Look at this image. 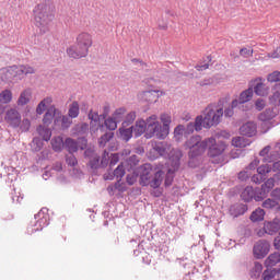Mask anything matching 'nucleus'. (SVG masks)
I'll return each instance as SVG.
<instances>
[{
  "label": "nucleus",
  "mask_w": 280,
  "mask_h": 280,
  "mask_svg": "<svg viewBox=\"0 0 280 280\" xmlns=\"http://www.w3.org/2000/svg\"><path fill=\"white\" fill-rule=\"evenodd\" d=\"M165 178V173L152 167V164H144L140 174V185L159 189Z\"/></svg>",
  "instance_id": "obj_1"
},
{
  "label": "nucleus",
  "mask_w": 280,
  "mask_h": 280,
  "mask_svg": "<svg viewBox=\"0 0 280 280\" xmlns=\"http://www.w3.org/2000/svg\"><path fill=\"white\" fill-rule=\"evenodd\" d=\"M93 45V39L89 33H81L77 37V45L67 48V55L69 58L80 60V58H86L89 56V48Z\"/></svg>",
  "instance_id": "obj_2"
},
{
  "label": "nucleus",
  "mask_w": 280,
  "mask_h": 280,
  "mask_svg": "<svg viewBox=\"0 0 280 280\" xmlns=\"http://www.w3.org/2000/svg\"><path fill=\"white\" fill-rule=\"evenodd\" d=\"M35 23L39 27L40 34H47L49 32V23L54 21V14L51 8L48 4H37L34 9Z\"/></svg>",
  "instance_id": "obj_3"
},
{
  "label": "nucleus",
  "mask_w": 280,
  "mask_h": 280,
  "mask_svg": "<svg viewBox=\"0 0 280 280\" xmlns=\"http://www.w3.org/2000/svg\"><path fill=\"white\" fill-rule=\"evenodd\" d=\"M32 73H34V68L30 66H11L0 70V75L4 82H16Z\"/></svg>",
  "instance_id": "obj_4"
},
{
  "label": "nucleus",
  "mask_w": 280,
  "mask_h": 280,
  "mask_svg": "<svg viewBox=\"0 0 280 280\" xmlns=\"http://www.w3.org/2000/svg\"><path fill=\"white\" fill-rule=\"evenodd\" d=\"M201 118V128H211L220 124L222 117H224V109L218 108L214 105H209L203 110V115L197 116Z\"/></svg>",
  "instance_id": "obj_5"
},
{
  "label": "nucleus",
  "mask_w": 280,
  "mask_h": 280,
  "mask_svg": "<svg viewBox=\"0 0 280 280\" xmlns=\"http://www.w3.org/2000/svg\"><path fill=\"white\" fill-rule=\"evenodd\" d=\"M85 158L89 159V167L92 170L93 174L97 172V170H106L108 167V161L110 159V153L104 151L102 156L95 153V151L88 149L84 152Z\"/></svg>",
  "instance_id": "obj_6"
},
{
  "label": "nucleus",
  "mask_w": 280,
  "mask_h": 280,
  "mask_svg": "<svg viewBox=\"0 0 280 280\" xmlns=\"http://www.w3.org/2000/svg\"><path fill=\"white\" fill-rule=\"evenodd\" d=\"M186 148H188L189 159H197V156H202L207 150V140H202L200 136H192L186 141Z\"/></svg>",
  "instance_id": "obj_7"
},
{
  "label": "nucleus",
  "mask_w": 280,
  "mask_h": 280,
  "mask_svg": "<svg viewBox=\"0 0 280 280\" xmlns=\"http://www.w3.org/2000/svg\"><path fill=\"white\" fill-rule=\"evenodd\" d=\"M159 117L156 115H151L144 120L147 132L144 135L145 139H152V137H156L159 139V135H161V122H159Z\"/></svg>",
  "instance_id": "obj_8"
},
{
  "label": "nucleus",
  "mask_w": 280,
  "mask_h": 280,
  "mask_svg": "<svg viewBox=\"0 0 280 280\" xmlns=\"http://www.w3.org/2000/svg\"><path fill=\"white\" fill-rule=\"evenodd\" d=\"M264 190L257 188H253L252 186H247L241 192V199L244 202H250L255 200L256 202H261L264 200Z\"/></svg>",
  "instance_id": "obj_9"
},
{
  "label": "nucleus",
  "mask_w": 280,
  "mask_h": 280,
  "mask_svg": "<svg viewBox=\"0 0 280 280\" xmlns=\"http://www.w3.org/2000/svg\"><path fill=\"white\" fill-rule=\"evenodd\" d=\"M208 155L212 159L215 156H220L224 150H226V144L222 141H215L214 138L206 139Z\"/></svg>",
  "instance_id": "obj_10"
},
{
  "label": "nucleus",
  "mask_w": 280,
  "mask_h": 280,
  "mask_svg": "<svg viewBox=\"0 0 280 280\" xmlns=\"http://www.w3.org/2000/svg\"><path fill=\"white\" fill-rule=\"evenodd\" d=\"M49 210L47 208H42L40 211L35 214V220H37L34 224V231H43L45 226H49Z\"/></svg>",
  "instance_id": "obj_11"
},
{
  "label": "nucleus",
  "mask_w": 280,
  "mask_h": 280,
  "mask_svg": "<svg viewBox=\"0 0 280 280\" xmlns=\"http://www.w3.org/2000/svg\"><path fill=\"white\" fill-rule=\"evenodd\" d=\"M272 172V166L270 165H261L257 168V174L252 176V183L255 185H261L264 180H267L268 174Z\"/></svg>",
  "instance_id": "obj_12"
},
{
  "label": "nucleus",
  "mask_w": 280,
  "mask_h": 280,
  "mask_svg": "<svg viewBox=\"0 0 280 280\" xmlns=\"http://www.w3.org/2000/svg\"><path fill=\"white\" fill-rule=\"evenodd\" d=\"M4 120L11 128L21 126V113L16 108H10L5 112Z\"/></svg>",
  "instance_id": "obj_13"
},
{
  "label": "nucleus",
  "mask_w": 280,
  "mask_h": 280,
  "mask_svg": "<svg viewBox=\"0 0 280 280\" xmlns=\"http://www.w3.org/2000/svg\"><path fill=\"white\" fill-rule=\"evenodd\" d=\"M253 253L256 259H264L270 253V244L266 241H258L254 245Z\"/></svg>",
  "instance_id": "obj_14"
},
{
  "label": "nucleus",
  "mask_w": 280,
  "mask_h": 280,
  "mask_svg": "<svg viewBox=\"0 0 280 280\" xmlns=\"http://www.w3.org/2000/svg\"><path fill=\"white\" fill-rule=\"evenodd\" d=\"M163 95V92L159 90H147L140 93L139 97L142 102H147L148 104H154L159 101V97Z\"/></svg>",
  "instance_id": "obj_15"
},
{
  "label": "nucleus",
  "mask_w": 280,
  "mask_h": 280,
  "mask_svg": "<svg viewBox=\"0 0 280 280\" xmlns=\"http://www.w3.org/2000/svg\"><path fill=\"white\" fill-rule=\"evenodd\" d=\"M253 88L243 91L240 94L238 98L232 101L233 107L238 106V108H242L243 104H246L247 102H250V100H253Z\"/></svg>",
  "instance_id": "obj_16"
},
{
  "label": "nucleus",
  "mask_w": 280,
  "mask_h": 280,
  "mask_svg": "<svg viewBox=\"0 0 280 280\" xmlns=\"http://www.w3.org/2000/svg\"><path fill=\"white\" fill-rule=\"evenodd\" d=\"M88 117L91 120V124H90L91 132H97L100 128H104V125H100L102 115H100L97 112L90 110V113L88 114Z\"/></svg>",
  "instance_id": "obj_17"
},
{
  "label": "nucleus",
  "mask_w": 280,
  "mask_h": 280,
  "mask_svg": "<svg viewBox=\"0 0 280 280\" xmlns=\"http://www.w3.org/2000/svg\"><path fill=\"white\" fill-rule=\"evenodd\" d=\"M264 231L267 235H277L280 231V220L273 219L272 221H266L264 223Z\"/></svg>",
  "instance_id": "obj_18"
},
{
  "label": "nucleus",
  "mask_w": 280,
  "mask_h": 280,
  "mask_svg": "<svg viewBox=\"0 0 280 280\" xmlns=\"http://www.w3.org/2000/svg\"><path fill=\"white\" fill-rule=\"evenodd\" d=\"M161 120L163 122V126L160 124V133L159 139H165L167 135H170V124H172V118L167 115H162Z\"/></svg>",
  "instance_id": "obj_19"
},
{
  "label": "nucleus",
  "mask_w": 280,
  "mask_h": 280,
  "mask_svg": "<svg viewBox=\"0 0 280 280\" xmlns=\"http://www.w3.org/2000/svg\"><path fill=\"white\" fill-rule=\"evenodd\" d=\"M240 133L243 135V137H255L257 135V125L253 121H248L240 128Z\"/></svg>",
  "instance_id": "obj_20"
},
{
  "label": "nucleus",
  "mask_w": 280,
  "mask_h": 280,
  "mask_svg": "<svg viewBox=\"0 0 280 280\" xmlns=\"http://www.w3.org/2000/svg\"><path fill=\"white\" fill-rule=\"evenodd\" d=\"M279 115V107L272 106L266 108L259 116L258 119L260 121H270V119H275L276 116Z\"/></svg>",
  "instance_id": "obj_21"
},
{
  "label": "nucleus",
  "mask_w": 280,
  "mask_h": 280,
  "mask_svg": "<svg viewBox=\"0 0 280 280\" xmlns=\"http://www.w3.org/2000/svg\"><path fill=\"white\" fill-rule=\"evenodd\" d=\"M229 211L232 218H240V215H244L248 211V206L245 203H234L230 207Z\"/></svg>",
  "instance_id": "obj_22"
},
{
  "label": "nucleus",
  "mask_w": 280,
  "mask_h": 280,
  "mask_svg": "<svg viewBox=\"0 0 280 280\" xmlns=\"http://www.w3.org/2000/svg\"><path fill=\"white\" fill-rule=\"evenodd\" d=\"M194 130L199 132V130H202V118L196 117L195 122H188L185 127V137L188 135H192Z\"/></svg>",
  "instance_id": "obj_23"
},
{
  "label": "nucleus",
  "mask_w": 280,
  "mask_h": 280,
  "mask_svg": "<svg viewBox=\"0 0 280 280\" xmlns=\"http://www.w3.org/2000/svg\"><path fill=\"white\" fill-rule=\"evenodd\" d=\"M131 130L133 132V136L137 138L141 137V135H145L147 128H145V120H138L136 122V126H131Z\"/></svg>",
  "instance_id": "obj_24"
},
{
  "label": "nucleus",
  "mask_w": 280,
  "mask_h": 280,
  "mask_svg": "<svg viewBox=\"0 0 280 280\" xmlns=\"http://www.w3.org/2000/svg\"><path fill=\"white\" fill-rule=\"evenodd\" d=\"M56 107L51 106L49 107L43 118L44 126H51V121H54V117H56Z\"/></svg>",
  "instance_id": "obj_25"
},
{
  "label": "nucleus",
  "mask_w": 280,
  "mask_h": 280,
  "mask_svg": "<svg viewBox=\"0 0 280 280\" xmlns=\"http://www.w3.org/2000/svg\"><path fill=\"white\" fill-rule=\"evenodd\" d=\"M277 264H280V253L275 252L273 254H270L268 258L265 260L266 268H273Z\"/></svg>",
  "instance_id": "obj_26"
},
{
  "label": "nucleus",
  "mask_w": 280,
  "mask_h": 280,
  "mask_svg": "<svg viewBox=\"0 0 280 280\" xmlns=\"http://www.w3.org/2000/svg\"><path fill=\"white\" fill-rule=\"evenodd\" d=\"M124 176H126V171L124 170V165L120 164L115 168L110 177H106V180H113V178H117V182L119 183Z\"/></svg>",
  "instance_id": "obj_27"
},
{
  "label": "nucleus",
  "mask_w": 280,
  "mask_h": 280,
  "mask_svg": "<svg viewBox=\"0 0 280 280\" xmlns=\"http://www.w3.org/2000/svg\"><path fill=\"white\" fill-rule=\"evenodd\" d=\"M31 97H32V92H30V90H24L20 94V97L18 98V106H25L30 104Z\"/></svg>",
  "instance_id": "obj_28"
},
{
  "label": "nucleus",
  "mask_w": 280,
  "mask_h": 280,
  "mask_svg": "<svg viewBox=\"0 0 280 280\" xmlns=\"http://www.w3.org/2000/svg\"><path fill=\"white\" fill-rule=\"evenodd\" d=\"M79 115H80V104L78 103V101H74L69 106L68 116L71 119H75V118H78Z\"/></svg>",
  "instance_id": "obj_29"
},
{
  "label": "nucleus",
  "mask_w": 280,
  "mask_h": 280,
  "mask_svg": "<svg viewBox=\"0 0 280 280\" xmlns=\"http://www.w3.org/2000/svg\"><path fill=\"white\" fill-rule=\"evenodd\" d=\"M51 145L55 152H62V148H65V140L60 136L55 137L51 139Z\"/></svg>",
  "instance_id": "obj_30"
},
{
  "label": "nucleus",
  "mask_w": 280,
  "mask_h": 280,
  "mask_svg": "<svg viewBox=\"0 0 280 280\" xmlns=\"http://www.w3.org/2000/svg\"><path fill=\"white\" fill-rule=\"evenodd\" d=\"M63 148L68 150L69 154H73V152H78V142L72 138H67Z\"/></svg>",
  "instance_id": "obj_31"
},
{
  "label": "nucleus",
  "mask_w": 280,
  "mask_h": 280,
  "mask_svg": "<svg viewBox=\"0 0 280 280\" xmlns=\"http://www.w3.org/2000/svg\"><path fill=\"white\" fill-rule=\"evenodd\" d=\"M276 184L277 182H275V177H270L261 185L260 188L258 187V189L264 191V198H266V195L270 191V189H272V187H275Z\"/></svg>",
  "instance_id": "obj_32"
},
{
  "label": "nucleus",
  "mask_w": 280,
  "mask_h": 280,
  "mask_svg": "<svg viewBox=\"0 0 280 280\" xmlns=\"http://www.w3.org/2000/svg\"><path fill=\"white\" fill-rule=\"evenodd\" d=\"M37 132L42 137L43 141H49L51 139V129L45 128L42 125L37 127Z\"/></svg>",
  "instance_id": "obj_33"
},
{
  "label": "nucleus",
  "mask_w": 280,
  "mask_h": 280,
  "mask_svg": "<svg viewBox=\"0 0 280 280\" xmlns=\"http://www.w3.org/2000/svg\"><path fill=\"white\" fill-rule=\"evenodd\" d=\"M119 136H120V139L122 141H126V142L130 141L132 139V137H133V132H132L131 127H129V128H124V127L120 128L119 129Z\"/></svg>",
  "instance_id": "obj_34"
},
{
  "label": "nucleus",
  "mask_w": 280,
  "mask_h": 280,
  "mask_svg": "<svg viewBox=\"0 0 280 280\" xmlns=\"http://www.w3.org/2000/svg\"><path fill=\"white\" fill-rule=\"evenodd\" d=\"M264 215H266V211H264L261 208H258L252 212L249 220L252 222H261V220H264Z\"/></svg>",
  "instance_id": "obj_35"
},
{
  "label": "nucleus",
  "mask_w": 280,
  "mask_h": 280,
  "mask_svg": "<svg viewBox=\"0 0 280 280\" xmlns=\"http://www.w3.org/2000/svg\"><path fill=\"white\" fill-rule=\"evenodd\" d=\"M51 102H52L51 97H46L43 101H40L36 107V114L43 115V113L47 110V105L51 104Z\"/></svg>",
  "instance_id": "obj_36"
},
{
  "label": "nucleus",
  "mask_w": 280,
  "mask_h": 280,
  "mask_svg": "<svg viewBox=\"0 0 280 280\" xmlns=\"http://www.w3.org/2000/svg\"><path fill=\"white\" fill-rule=\"evenodd\" d=\"M154 152H158L160 156H165L167 154V143L165 142H156L153 145Z\"/></svg>",
  "instance_id": "obj_37"
},
{
  "label": "nucleus",
  "mask_w": 280,
  "mask_h": 280,
  "mask_svg": "<svg viewBox=\"0 0 280 280\" xmlns=\"http://www.w3.org/2000/svg\"><path fill=\"white\" fill-rule=\"evenodd\" d=\"M115 137V133L113 131L105 132L100 139H98V145L100 148H104L110 139Z\"/></svg>",
  "instance_id": "obj_38"
},
{
  "label": "nucleus",
  "mask_w": 280,
  "mask_h": 280,
  "mask_svg": "<svg viewBox=\"0 0 280 280\" xmlns=\"http://www.w3.org/2000/svg\"><path fill=\"white\" fill-rule=\"evenodd\" d=\"M254 93L264 97V95H268V89H266V84L259 82L254 86Z\"/></svg>",
  "instance_id": "obj_39"
},
{
  "label": "nucleus",
  "mask_w": 280,
  "mask_h": 280,
  "mask_svg": "<svg viewBox=\"0 0 280 280\" xmlns=\"http://www.w3.org/2000/svg\"><path fill=\"white\" fill-rule=\"evenodd\" d=\"M0 102L1 104H10L12 102V91L3 90L0 93Z\"/></svg>",
  "instance_id": "obj_40"
},
{
  "label": "nucleus",
  "mask_w": 280,
  "mask_h": 280,
  "mask_svg": "<svg viewBox=\"0 0 280 280\" xmlns=\"http://www.w3.org/2000/svg\"><path fill=\"white\" fill-rule=\"evenodd\" d=\"M125 117H126V108H124V107L116 109L115 113L113 114V118L118 124H121V121H124Z\"/></svg>",
  "instance_id": "obj_41"
},
{
  "label": "nucleus",
  "mask_w": 280,
  "mask_h": 280,
  "mask_svg": "<svg viewBox=\"0 0 280 280\" xmlns=\"http://www.w3.org/2000/svg\"><path fill=\"white\" fill-rule=\"evenodd\" d=\"M279 159H280V143H277L275 149L270 152V158L268 159V163L279 161Z\"/></svg>",
  "instance_id": "obj_42"
},
{
  "label": "nucleus",
  "mask_w": 280,
  "mask_h": 280,
  "mask_svg": "<svg viewBox=\"0 0 280 280\" xmlns=\"http://www.w3.org/2000/svg\"><path fill=\"white\" fill-rule=\"evenodd\" d=\"M119 122L114 119L113 117H109L107 119H105L104 121V126L107 128V130H109L110 132H113V130H117V125Z\"/></svg>",
  "instance_id": "obj_43"
},
{
  "label": "nucleus",
  "mask_w": 280,
  "mask_h": 280,
  "mask_svg": "<svg viewBox=\"0 0 280 280\" xmlns=\"http://www.w3.org/2000/svg\"><path fill=\"white\" fill-rule=\"evenodd\" d=\"M137 119V114L135 112H130L125 116V119L122 120V128H126V126H130Z\"/></svg>",
  "instance_id": "obj_44"
},
{
  "label": "nucleus",
  "mask_w": 280,
  "mask_h": 280,
  "mask_svg": "<svg viewBox=\"0 0 280 280\" xmlns=\"http://www.w3.org/2000/svg\"><path fill=\"white\" fill-rule=\"evenodd\" d=\"M174 137H175V139H177V141H179V139L182 137H185V126L184 125H178L177 127H175Z\"/></svg>",
  "instance_id": "obj_45"
},
{
  "label": "nucleus",
  "mask_w": 280,
  "mask_h": 280,
  "mask_svg": "<svg viewBox=\"0 0 280 280\" xmlns=\"http://www.w3.org/2000/svg\"><path fill=\"white\" fill-rule=\"evenodd\" d=\"M71 124H73V120L70 116H62L61 117V128L62 130H67L71 128Z\"/></svg>",
  "instance_id": "obj_46"
},
{
  "label": "nucleus",
  "mask_w": 280,
  "mask_h": 280,
  "mask_svg": "<svg viewBox=\"0 0 280 280\" xmlns=\"http://www.w3.org/2000/svg\"><path fill=\"white\" fill-rule=\"evenodd\" d=\"M211 62V56H208L206 60L195 67L197 71H207L209 69V63Z\"/></svg>",
  "instance_id": "obj_47"
},
{
  "label": "nucleus",
  "mask_w": 280,
  "mask_h": 280,
  "mask_svg": "<svg viewBox=\"0 0 280 280\" xmlns=\"http://www.w3.org/2000/svg\"><path fill=\"white\" fill-rule=\"evenodd\" d=\"M66 163L70 167H75V165H78V159L75 158V155H73V153H69L66 155Z\"/></svg>",
  "instance_id": "obj_48"
},
{
  "label": "nucleus",
  "mask_w": 280,
  "mask_h": 280,
  "mask_svg": "<svg viewBox=\"0 0 280 280\" xmlns=\"http://www.w3.org/2000/svg\"><path fill=\"white\" fill-rule=\"evenodd\" d=\"M232 145H234L235 148H246L248 143L244 141L243 137H237V138H233Z\"/></svg>",
  "instance_id": "obj_49"
},
{
  "label": "nucleus",
  "mask_w": 280,
  "mask_h": 280,
  "mask_svg": "<svg viewBox=\"0 0 280 280\" xmlns=\"http://www.w3.org/2000/svg\"><path fill=\"white\" fill-rule=\"evenodd\" d=\"M172 183H174V172L168 170L165 175L164 185L165 187H171Z\"/></svg>",
  "instance_id": "obj_50"
},
{
  "label": "nucleus",
  "mask_w": 280,
  "mask_h": 280,
  "mask_svg": "<svg viewBox=\"0 0 280 280\" xmlns=\"http://www.w3.org/2000/svg\"><path fill=\"white\" fill-rule=\"evenodd\" d=\"M19 128L22 130V132H27L30 130V128H32V122L30 121V119L24 118L21 122Z\"/></svg>",
  "instance_id": "obj_51"
},
{
  "label": "nucleus",
  "mask_w": 280,
  "mask_h": 280,
  "mask_svg": "<svg viewBox=\"0 0 280 280\" xmlns=\"http://www.w3.org/2000/svg\"><path fill=\"white\" fill-rule=\"evenodd\" d=\"M278 205H279V202H277V200H275V199H266L262 202L264 209H275Z\"/></svg>",
  "instance_id": "obj_52"
},
{
  "label": "nucleus",
  "mask_w": 280,
  "mask_h": 280,
  "mask_svg": "<svg viewBox=\"0 0 280 280\" xmlns=\"http://www.w3.org/2000/svg\"><path fill=\"white\" fill-rule=\"evenodd\" d=\"M234 108H241L240 106H234L233 103H231V106L224 109L223 115L224 117H233L235 115V112L233 110Z\"/></svg>",
  "instance_id": "obj_53"
},
{
  "label": "nucleus",
  "mask_w": 280,
  "mask_h": 280,
  "mask_svg": "<svg viewBox=\"0 0 280 280\" xmlns=\"http://www.w3.org/2000/svg\"><path fill=\"white\" fill-rule=\"evenodd\" d=\"M268 82H280V71H273L267 78Z\"/></svg>",
  "instance_id": "obj_54"
},
{
  "label": "nucleus",
  "mask_w": 280,
  "mask_h": 280,
  "mask_svg": "<svg viewBox=\"0 0 280 280\" xmlns=\"http://www.w3.org/2000/svg\"><path fill=\"white\" fill-rule=\"evenodd\" d=\"M108 163H109V167H115V165L119 163V154L117 153L112 154L109 156Z\"/></svg>",
  "instance_id": "obj_55"
},
{
  "label": "nucleus",
  "mask_w": 280,
  "mask_h": 280,
  "mask_svg": "<svg viewBox=\"0 0 280 280\" xmlns=\"http://www.w3.org/2000/svg\"><path fill=\"white\" fill-rule=\"evenodd\" d=\"M271 104H273V106H280V93L279 92H275L272 96L269 97Z\"/></svg>",
  "instance_id": "obj_56"
},
{
  "label": "nucleus",
  "mask_w": 280,
  "mask_h": 280,
  "mask_svg": "<svg viewBox=\"0 0 280 280\" xmlns=\"http://www.w3.org/2000/svg\"><path fill=\"white\" fill-rule=\"evenodd\" d=\"M256 109L261 110L262 108H266V101L264 98H258L255 102Z\"/></svg>",
  "instance_id": "obj_57"
},
{
  "label": "nucleus",
  "mask_w": 280,
  "mask_h": 280,
  "mask_svg": "<svg viewBox=\"0 0 280 280\" xmlns=\"http://www.w3.org/2000/svg\"><path fill=\"white\" fill-rule=\"evenodd\" d=\"M248 178H250V174L248 173V171H242L238 173V180H248Z\"/></svg>",
  "instance_id": "obj_58"
},
{
  "label": "nucleus",
  "mask_w": 280,
  "mask_h": 280,
  "mask_svg": "<svg viewBox=\"0 0 280 280\" xmlns=\"http://www.w3.org/2000/svg\"><path fill=\"white\" fill-rule=\"evenodd\" d=\"M262 279L264 280H271L275 279V272L270 271V270H265L262 273Z\"/></svg>",
  "instance_id": "obj_59"
},
{
  "label": "nucleus",
  "mask_w": 280,
  "mask_h": 280,
  "mask_svg": "<svg viewBox=\"0 0 280 280\" xmlns=\"http://www.w3.org/2000/svg\"><path fill=\"white\" fill-rule=\"evenodd\" d=\"M240 55L243 56V58H249V56H253V50L248 48H242L240 50Z\"/></svg>",
  "instance_id": "obj_60"
},
{
  "label": "nucleus",
  "mask_w": 280,
  "mask_h": 280,
  "mask_svg": "<svg viewBox=\"0 0 280 280\" xmlns=\"http://www.w3.org/2000/svg\"><path fill=\"white\" fill-rule=\"evenodd\" d=\"M262 270H264V266L261 265V262H255L254 272H256V275H261Z\"/></svg>",
  "instance_id": "obj_61"
},
{
  "label": "nucleus",
  "mask_w": 280,
  "mask_h": 280,
  "mask_svg": "<svg viewBox=\"0 0 280 280\" xmlns=\"http://www.w3.org/2000/svg\"><path fill=\"white\" fill-rule=\"evenodd\" d=\"M271 196H272V198H275L276 200H280V188H275V189L271 191Z\"/></svg>",
  "instance_id": "obj_62"
},
{
  "label": "nucleus",
  "mask_w": 280,
  "mask_h": 280,
  "mask_svg": "<svg viewBox=\"0 0 280 280\" xmlns=\"http://www.w3.org/2000/svg\"><path fill=\"white\" fill-rule=\"evenodd\" d=\"M269 56L270 58H280V47H277Z\"/></svg>",
  "instance_id": "obj_63"
},
{
  "label": "nucleus",
  "mask_w": 280,
  "mask_h": 280,
  "mask_svg": "<svg viewBox=\"0 0 280 280\" xmlns=\"http://www.w3.org/2000/svg\"><path fill=\"white\" fill-rule=\"evenodd\" d=\"M273 247L276 248V250H280V237H276L273 240Z\"/></svg>",
  "instance_id": "obj_64"
}]
</instances>
